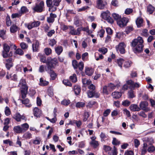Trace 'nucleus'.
<instances>
[{
    "label": "nucleus",
    "mask_w": 155,
    "mask_h": 155,
    "mask_svg": "<svg viewBox=\"0 0 155 155\" xmlns=\"http://www.w3.org/2000/svg\"><path fill=\"white\" fill-rule=\"evenodd\" d=\"M143 40L142 37L139 36L134 39L131 43V46L135 53H140L142 51L143 47Z\"/></svg>",
    "instance_id": "f257e3e1"
},
{
    "label": "nucleus",
    "mask_w": 155,
    "mask_h": 155,
    "mask_svg": "<svg viewBox=\"0 0 155 155\" xmlns=\"http://www.w3.org/2000/svg\"><path fill=\"white\" fill-rule=\"evenodd\" d=\"M58 63V61L56 58H52L50 57L48 58L47 60V65L48 66L46 70L48 72H49V70L54 67Z\"/></svg>",
    "instance_id": "f03ea898"
},
{
    "label": "nucleus",
    "mask_w": 155,
    "mask_h": 155,
    "mask_svg": "<svg viewBox=\"0 0 155 155\" xmlns=\"http://www.w3.org/2000/svg\"><path fill=\"white\" fill-rule=\"evenodd\" d=\"M44 3L43 1H41L38 4L36 3L33 9L35 12H41L44 10Z\"/></svg>",
    "instance_id": "7ed1b4c3"
},
{
    "label": "nucleus",
    "mask_w": 155,
    "mask_h": 155,
    "mask_svg": "<svg viewBox=\"0 0 155 155\" xmlns=\"http://www.w3.org/2000/svg\"><path fill=\"white\" fill-rule=\"evenodd\" d=\"M126 45L124 42H121L116 46V49L117 51H119L121 54H124L125 53V48Z\"/></svg>",
    "instance_id": "20e7f679"
},
{
    "label": "nucleus",
    "mask_w": 155,
    "mask_h": 155,
    "mask_svg": "<svg viewBox=\"0 0 155 155\" xmlns=\"http://www.w3.org/2000/svg\"><path fill=\"white\" fill-rule=\"evenodd\" d=\"M128 21L129 19L127 18H121V19L117 21V23L120 27L122 28L126 26Z\"/></svg>",
    "instance_id": "39448f33"
},
{
    "label": "nucleus",
    "mask_w": 155,
    "mask_h": 155,
    "mask_svg": "<svg viewBox=\"0 0 155 155\" xmlns=\"http://www.w3.org/2000/svg\"><path fill=\"white\" fill-rule=\"evenodd\" d=\"M96 7L100 9H104L106 6L107 2L104 0H97Z\"/></svg>",
    "instance_id": "423d86ee"
},
{
    "label": "nucleus",
    "mask_w": 155,
    "mask_h": 155,
    "mask_svg": "<svg viewBox=\"0 0 155 155\" xmlns=\"http://www.w3.org/2000/svg\"><path fill=\"white\" fill-rule=\"evenodd\" d=\"M13 59L11 58L5 59V64L6 68L8 70H10V68L13 67Z\"/></svg>",
    "instance_id": "0eeeda50"
},
{
    "label": "nucleus",
    "mask_w": 155,
    "mask_h": 155,
    "mask_svg": "<svg viewBox=\"0 0 155 155\" xmlns=\"http://www.w3.org/2000/svg\"><path fill=\"white\" fill-rule=\"evenodd\" d=\"M53 1L52 0H46V3L47 6L49 7H51L49 10L51 11H54L56 10L57 8L56 7H54Z\"/></svg>",
    "instance_id": "6e6552de"
},
{
    "label": "nucleus",
    "mask_w": 155,
    "mask_h": 155,
    "mask_svg": "<svg viewBox=\"0 0 155 155\" xmlns=\"http://www.w3.org/2000/svg\"><path fill=\"white\" fill-rule=\"evenodd\" d=\"M13 118L17 121H20L21 120H25V117L24 115H21L19 113L15 114L13 116Z\"/></svg>",
    "instance_id": "1a4fd4ad"
},
{
    "label": "nucleus",
    "mask_w": 155,
    "mask_h": 155,
    "mask_svg": "<svg viewBox=\"0 0 155 155\" xmlns=\"http://www.w3.org/2000/svg\"><path fill=\"white\" fill-rule=\"evenodd\" d=\"M18 86L21 89H28V87L26 85L25 80L23 79H21L20 80Z\"/></svg>",
    "instance_id": "9d476101"
},
{
    "label": "nucleus",
    "mask_w": 155,
    "mask_h": 155,
    "mask_svg": "<svg viewBox=\"0 0 155 155\" xmlns=\"http://www.w3.org/2000/svg\"><path fill=\"white\" fill-rule=\"evenodd\" d=\"M110 16V13L108 11L106 12H103L101 14L102 18L104 20H106Z\"/></svg>",
    "instance_id": "9b49d317"
},
{
    "label": "nucleus",
    "mask_w": 155,
    "mask_h": 155,
    "mask_svg": "<svg viewBox=\"0 0 155 155\" xmlns=\"http://www.w3.org/2000/svg\"><path fill=\"white\" fill-rule=\"evenodd\" d=\"M33 111L34 115L37 117H39L41 114V110L37 107H35Z\"/></svg>",
    "instance_id": "f8f14e48"
},
{
    "label": "nucleus",
    "mask_w": 155,
    "mask_h": 155,
    "mask_svg": "<svg viewBox=\"0 0 155 155\" xmlns=\"http://www.w3.org/2000/svg\"><path fill=\"white\" fill-rule=\"evenodd\" d=\"M94 72V70L91 68H85V73L88 76H91Z\"/></svg>",
    "instance_id": "ddd939ff"
},
{
    "label": "nucleus",
    "mask_w": 155,
    "mask_h": 155,
    "mask_svg": "<svg viewBox=\"0 0 155 155\" xmlns=\"http://www.w3.org/2000/svg\"><path fill=\"white\" fill-rule=\"evenodd\" d=\"M130 110L133 111H138L140 110V108L138 106L135 104H132L130 107Z\"/></svg>",
    "instance_id": "4468645a"
},
{
    "label": "nucleus",
    "mask_w": 155,
    "mask_h": 155,
    "mask_svg": "<svg viewBox=\"0 0 155 155\" xmlns=\"http://www.w3.org/2000/svg\"><path fill=\"white\" fill-rule=\"evenodd\" d=\"M122 95V93L118 91H114L111 94V96L115 99H118Z\"/></svg>",
    "instance_id": "2eb2a0df"
},
{
    "label": "nucleus",
    "mask_w": 155,
    "mask_h": 155,
    "mask_svg": "<svg viewBox=\"0 0 155 155\" xmlns=\"http://www.w3.org/2000/svg\"><path fill=\"white\" fill-rule=\"evenodd\" d=\"M48 72L50 75L51 79L52 80H54L56 79L57 76V74L53 71L51 69H50L49 70V72Z\"/></svg>",
    "instance_id": "dca6fc26"
},
{
    "label": "nucleus",
    "mask_w": 155,
    "mask_h": 155,
    "mask_svg": "<svg viewBox=\"0 0 155 155\" xmlns=\"http://www.w3.org/2000/svg\"><path fill=\"white\" fill-rule=\"evenodd\" d=\"M154 7L151 5H149L147 6V12L149 14H152L154 11Z\"/></svg>",
    "instance_id": "f3484780"
},
{
    "label": "nucleus",
    "mask_w": 155,
    "mask_h": 155,
    "mask_svg": "<svg viewBox=\"0 0 155 155\" xmlns=\"http://www.w3.org/2000/svg\"><path fill=\"white\" fill-rule=\"evenodd\" d=\"M39 45V42L37 41H36L32 45L33 51L35 52L37 51Z\"/></svg>",
    "instance_id": "a211bd4d"
},
{
    "label": "nucleus",
    "mask_w": 155,
    "mask_h": 155,
    "mask_svg": "<svg viewBox=\"0 0 155 155\" xmlns=\"http://www.w3.org/2000/svg\"><path fill=\"white\" fill-rule=\"evenodd\" d=\"M82 82L84 87H86L88 86L90 84L92 83L90 80H87L86 78H83L82 79Z\"/></svg>",
    "instance_id": "6ab92c4d"
},
{
    "label": "nucleus",
    "mask_w": 155,
    "mask_h": 155,
    "mask_svg": "<svg viewBox=\"0 0 155 155\" xmlns=\"http://www.w3.org/2000/svg\"><path fill=\"white\" fill-rule=\"evenodd\" d=\"M13 130L15 132L19 134L23 132L21 127L19 126H15L14 127Z\"/></svg>",
    "instance_id": "aec40b11"
},
{
    "label": "nucleus",
    "mask_w": 155,
    "mask_h": 155,
    "mask_svg": "<svg viewBox=\"0 0 155 155\" xmlns=\"http://www.w3.org/2000/svg\"><path fill=\"white\" fill-rule=\"evenodd\" d=\"M143 19L140 17L137 18L136 21V23L138 27H140L143 22Z\"/></svg>",
    "instance_id": "412c9836"
},
{
    "label": "nucleus",
    "mask_w": 155,
    "mask_h": 155,
    "mask_svg": "<svg viewBox=\"0 0 155 155\" xmlns=\"http://www.w3.org/2000/svg\"><path fill=\"white\" fill-rule=\"evenodd\" d=\"M18 29V27L16 25L13 24L10 27V32L12 33H14L17 31Z\"/></svg>",
    "instance_id": "4be33fe9"
},
{
    "label": "nucleus",
    "mask_w": 155,
    "mask_h": 155,
    "mask_svg": "<svg viewBox=\"0 0 155 155\" xmlns=\"http://www.w3.org/2000/svg\"><path fill=\"white\" fill-rule=\"evenodd\" d=\"M48 84V82L44 80L43 78H41L40 79V85L42 86L47 85Z\"/></svg>",
    "instance_id": "5701e85b"
},
{
    "label": "nucleus",
    "mask_w": 155,
    "mask_h": 155,
    "mask_svg": "<svg viewBox=\"0 0 155 155\" xmlns=\"http://www.w3.org/2000/svg\"><path fill=\"white\" fill-rule=\"evenodd\" d=\"M74 90L75 94L78 95L81 92V87L79 86L75 85L74 87Z\"/></svg>",
    "instance_id": "b1692460"
},
{
    "label": "nucleus",
    "mask_w": 155,
    "mask_h": 155,
    "mask_svg": "<svg viewBox=\"0 0 155 155\" xmlns=\"http://www.w3.org/2000/svg\"><path fill=\"white\" fill-rule=\"evenodd\" d=\"M56 53L58 54H60L63 51V48L61 46H58L55 48Z\"/></svg>",
    "instance_id": "393cba45"
},
{
    "label": "nucleus",
    "mask_w": 155,
    "mask_h": 155,
    "mask_svg": "<svg viewBox=\"0 0 155 155\" xmlns=\"http://www.w3.org/2000/svg\"><path fill=\"white\" fill-rule=\"evenodd\" d=\"M9 52L6 51H3L2 53V55L3 57L4 58H6L8 57H9L11 56L12 55V52H10L9 54H8Z\"/></svg>",
    "instance_id": "a878e982"
},
{
    "label": "nucleus",
    "mask_w": 155,
    "mask_h": 155,
    "mask_svg": "<svg viewBox=\"0 0 155 155\" xmlns=\"http://www.w3.org/2000/svg\"><path fill=\"white\" fill-rule=\"evenodd\" d=\"M97 104V102L94 101H90L87 103V107L88 108H91Z\"/></svg>",
    "instance_id": "bb28decb"
},
{
    "label": "nucleus",
    "mask_w": 155,
    "mask_h": 155,
    "mask_svg": "<svg viewBox=\"0 0 155 155\" xmlns=\"http://www.w3.org/2000/svg\"><path fill=\"white\" fill-rule=\"evenodd\" d=\"M21 126L23 132L26 131L28 129L29 127V125L26 123L23 124Z\"/></svg>",
    "instance_id": "cd10ccee"
},
{
    "label": "nucleus",
    "mask_w": 155,
    "mask_h": 155,
    "mask_svg": "<svg viewBox=\"0 0 155 155\" xmlns=\"http://www.w3.org/2000/svg\"><path fill=\"white\" fill-rule=\"evenodd\" d=\"M28 89L26 88L21 89V93L23 98H24L26 97L28 92Z\"/></svg>",
    "instance_id": "c85d7f7f"
},
{
    "label": "nucleus",
    "mask_w": 155,
    "mask_h": 155,
    "mask_svg": "<svg viewBox=\"0 0 155 155\" xmlns=\"http://www.w3.org/2000/svg\"><path fill=\"white\" fill-rule=\"evenodd\" d=\"M112 17L117 21L121 19V17L117 14L114 13L112 15Z\"/></svg>",
    "instance_id": "c756f323"
},
{
    "label": "nucleus",
    "mask_w": 155,
    "mask_h": 155,
    "mask_svg": "<svg viewBox=\"0 0 155 155\" xmlns=\"http://www.w3.org/2000/svg\"><path fill=\"white\" fill-rule=\"evenodd\" d=\"M90 144L94 148H97L99 146L98 142L96 140L91 141L90 142Z\"/></svg>",
    "instance_id": "7c9ffc66"
},
{
    "label": "nucleus",
    "mask_w": 155,
    "mask_h": 155,
    "mask_svg": "<svg viewBox=\"0 0 155 155\" xmlns=\"http://www.w3.org/2000/svg\"><path fill=\"white\" fill-rule=\"evenodd\" d=\"M124 62V60L122 58H120L117 59L116 62L118 64V66L121 68H122V64Z\"/></svg>",
    "instance_id": "2f4dec72"
},
{
    "label": "nucleus",
    "mask_w": 155,
    "mask_h": 155,
    "mask_svg": "<svg viewBox=\"0 0 155 155\" xmlns=\"http://www.w3.org/2000/svg\"><path fill=\"white\" fill-rule=\"evenodd\" d=\"M128 94L129 98H132L135 97L134 92L133 90L129 91L128 92Z\"/></svg>",
    "instance_id": "473e14b6"
},
{
    "label": "nucleus",
    "mask_w": 155,
    "mask_h": 155,
    "mask_svg": "<svg viewBox=\"0 0 155 155\" xmlns=\"http://www.w3.org/2000/svg\"><path fill=\"white\" fill-rule=\"evenodd\" d=\"M23 104H25L26 107H30L31 105L30 104H28L29 102V101L28 99H26L25 100H23L22 101Z\"/></svg>",
    "instance_id": "72a5a7b5"
},
{
    "label": "nucleus",
    "mask_w": 155,
    "mask_h": 155,
    "mask_svg": "<svg viewBox=\"0 0 155 155\" xmlns=\"http://www.w3.org/2000/svg\"><path fill=\"white\" fill-rule=\"evenodd\" d=\"M44 51L45 54L47 55L51 54L52 53L51 49L48 48H46L44 49Z\"/></svg>",
    "instance_id": "f704fd0d"
},
{
    "label": "nucleus",
    "mask_w": 155,
    "mask_h": 155,
    "mask_svg": "<svg viewBox=\"0 0 155 155\" xmlns=\"http://www.w3.org/2000/svg\"><path fill=\"white\" fill-rule=\"evenodd\" d=\"M147 105V103L146 102H142L140 104V108L144 110Z\"/></svg>",
    "instance_id": "c9c22d12"
},
{
    "label": "nucleus",
    "mask_w": 155,
    "mask_h": 155,
    "mask_svg": "<svg viewBox=\"0 0 155 155\" xmlns=\"http://www.w3.org/2000/svg\"><path fill=\"white\" fill-rule=\"evenodd\" d=\"M132 62L130 61H124V66L125 68H128L130 67Z\"/></svg>",
    "instance_id": "e433bc0d"
},
{
    "label": "nucleus",
    "mask_w": 155,
    "mask_h": 155,
    "mask_svg": "<svg viewBox=\"0 0 155 155\" xmlns=\"http://www.w3.org/2000/svg\"><path fill=\"white\" fill-rule=\"evenodd\" d=\"M109 88V91H112L116 87V86L114 85L112 83H110L107 86Z\"/></svg>",
    "instance_id": "4c0bfd02"
},
{
    "label": "nucleus",
    "mask_w": 155,
    "mask_h": 155,
    "mask_svg": "<svg viewBox=\"0 0 155 155\" xmlns=\"http://www.w3.org/2000/svg\"><path fill=\"white\" fill-rule=\"evenodd\" d=\"M23 136L26 139H29L31 138L32 135L29 132H27L24 134Z\"/></svg>",
    "instance_id": "58836bf2"
},
{
    "label": "nucleus",
    "mask_w": 155,
    "mask_h": 155,
    "mask_svg": "<svg viewBox=\"0 0 155 155\" xmlns=\"http://www.w3.org/2000/svg\"><path fill=\"white\" fill-rule=\"evenodd\" d=\"M70 78V80L73 82L75 83L77 81L76 75L75 74H74L73 75L71 76Z\"/></svg>",
    "instance_id": "ea45409f"
},
{
    "label": "nucleus",
    "mask_w": 155,
    "mask_h": 155,
    "mask_svg": "<svg viewBox=\"0 0 155 155\" xmlns=\"http://www.w3.org/2000/svg\"><path fill=\"white\" fill-rule=\"evenodd\" d=\"M5 114L6 116H8L11 114V111L10 108L8 107H6L5 110Z\"/></svg>",
    "instance_id": "a19ab883"
},
{
    "label": "nucleus",
    "mask_w": 155,
    "mask_h": 155,
    "mask_svg": "<svg viewBox=\"0 0 155 155\" xmlns=\"http://www.w3.org/2000/svg\"><path fill=\"white\" fill-rule=\"evenodd\" d=\"M98 51L103 54H105L107 51V48L104 47H102V48H100L98 50Z\"/></svg>",
    "instance_id": "79ce46f5"
},
{
    "label": "nucleus",
    "mask_w": 155,
    "mask_h": 155,
    "mask_svg": "<svg viewBox=\"0 0 155 155\" xmlns=\"http://www.w3.org/2000/svg\"><path fill=\"white\" fill-rule=\"evenodd\" d=\"M112 143L114 145H119L120 143V142L116 138H113L112 141Z\"/></svg>",
    "instance_id": "37998d69"
},
{
    "label": "nucleus",
    "mask_w": 155,
    "mask_h": 155,
    "mask_svg": "<svg viewBox=\"0 0 155 155\" xmlns=\"http://www.w3.org/2000/svg\"><path fill=\"white\" fill-rule=\"evenodd\" d=\"M101 141H104L107 138V136L104 133L101 132L100 135Z\"/></svg>",
    "instance_id": "c03bdc74"
},
{
    "label": "nucleus",
    "mask_w": 155,
    "mask_h": 155,
    "mask_svg": "<svg viewBox=\"0 0 155 155\" xmlns=\"http://www.w3.org/2000/svg\"><path fill=\"white\" fill-rule=\"evenodd\" d=\"M107 86L105 85L103 87V93L107 95L109 94V92L107 89Z\"/></svg>",
    "instance_id": "a18cd8bd"
},
{
    "label": "nucleus",
    "mask_w": 155,
    "mask_h": 155,
    "mask_svg": "<svg viewBox=\"0 0 155 155\" xmlns=\"http://www.w3.org/2000/svg\"><path fill=\"white\" fill-rule=\"evenodd\" d=\"M70 103V100L64 99L61 102V104L65 106L68 105Z\"/></svg>",
    "instance_id": "49530a36"
},
{
    "label": "nucleus",
    "mask_w": 155,
    "mask_h": 155,
    "mask_svg": "<svg viewBox=\"0 0 155 155\" xmlns=\"http://www.w3.org/2000/svg\"><path fill=\"white\" fill-rule=\"evenodd\" d=\"M105 33V31L103 29H101L98 32V35H99L100 38H102Z\"/></svg>",
    "instance_id": "de8ad7c7"
},
{
    "label": "nucleus",
    "mask_w": 155,
    "mask_h": 155,
    "mask_svg": "<svg viewBox=\"0 0 155 155\" xmlns=\"http://www.w3.org/2000/svg\"><path fill=\"white\" fill-rule=\"evenodd\" d=\"M70 27L71 29L70 33L72 35H77V33L76 30L74 29L73 27L71 26Z\"/></svg>",
    "instance_id": "09e8293b"
},
{
    "label": "nucleus",
    "mask_w": 155,
    "mask_h": 155,
    "mask_svg": "<svg viewBox=\"0 0 155 155\" xmlns=\"http://www.w3.org/2000/svg\"><path fill=\"white\" fill-rule=\"evenodd\" d=\"M84 106L85 103L82 102H78L76 104V107L78 108L82 107Z\"/></svg>",
    "instance_id": "8fccbe9b"
},
{
    "label": "nucleus",
    "mask_w": 155,
    "mask_h": 155,
    "mask_svg": "<svg viewBox=\"0 0 155 155\" xmlns=\"http://www.w3.org/2000/svg\"><path fill=\"white\" fill-rule=\"evenodd\" d=\"M20 46L21 48L23 50H25L27 49L28 45L24 42H22L20 43Z\"/></svg>",
    "instance_id": "3c124183"
},
{
    "label": "nucleus",
    "mask_w": 155,
    "mask_h": 155,
    "mask_svg": "<svg viewBox=\"0 0 155 155\" xmlns=\"http://www.w3.org/2000/svg\"><path fill=\"white\" fill-rule=\"evenodd\" d=\"M133 30V28L132 26H127L126 29V32L127 34H128Z\"/></svg>",
    "instance_id": "603ef678"
},
{
    "label": "nucleus",
    "mask_w": 155,
    "mask_h": 155,
    "mask_svg": "<svg viewBox=\"0 0 155 155\" xmlns=\"http://www.w3.org/2000/svg\"><path fill=\"white\" fill-rule=\"evenodd\" d=\"M28 11V10L26 7L25 6H22L21 7V14H22L24 13H26Z\"/></svg>",
    "instance_id": "864d4df0"
},
{
    "label": "nucleus",
    "mask_w": 155,
    "mask_h": 155,
    "mask_svg": "<svg viewBox=\"0 0 155 155\" xmlns=\"http://www.w3.org/2000/svg\"><path fill=\"white\" fill-rule=\"evenodd\" d=\"M10 48L9 46L6 44H5L3 46V51L9 52Z\"/></svg>",
    "instance_id": "5fc2aeb1"
},
{
    "label": "nucleus",
    "mask_w": 155,
    "mask_h": 155,
    "mask_svg": "<svg viewBox=\"0 0 155 155\" xmlns=\"http://www.w3.org/2000/svg\"><path fill=\"white\" fill-rule=\"evenodd\" d=\"M6 23L7 25L8 26H10L11 25L12 22L10 19V18L9 16H7Z\"/></svg>",
    "instance_id": "6e6d98bb"
},
{
    "label": "nucleus",
    "mask_w": 155,
    "mask_h": 155,
    "mask_svg": "<svg viewBox=\"0 0 155 155\" xmlns=\"http://www.w3.org/2000/svg\"><path fill=\"white\" fill-rule=\"evenodd\" d=\"M15 53L16 54L20 55H22L24 54L23 51L20 48L17 49L15 51Z\"/></svg>",
    "instance_id": "4d7b16f0"
},
{
    "label": "nucleus",
    "mask_w": 155,
    "mask_h": 155,
    "mask_svg": "<svg viewBox=\"0 0 155 155\" xmlns=\"http://www.w3.org/2000/svg\"><path fill=\"white\" fill-rule=\"evenodd\" d=\"M133 10L132 8H127L125 11L124 13L126 15H129L132 12Z\"/></svg>",
    "instance_id": "13d9d810"
},
{
    "label": "nucleus",
    "mask_w": 155,
    "mask_h": 155,
    "mask_svg": "<svg viewBox=\"0 0 155 155\" xmlns=\"http://www.w3.org/2000/svg\"><path fill=\"white\" fill-rule=\"evenodd\" d=\"M63 82V84L65 85L69 86H71L72 85L71 83L68 80H64Z\"/></svg>",
    "instance_id": "bf43d9fd"
},
{
    "label": "nucleus",
    "mask_w": 155,
    "mask_h": 155,
    "mask_svg": "<svg viewBox=\"0 0 155 155\" xmlns=\"http://www.w3.org/2000/svg\"><path fill=\"white\" fill-rule=\"evenodd\" d=\"M155 150V148L154 146L151 145L148 148L147 150L150 152H152L154 151Z\"/></svg>",
    "instance_id": "052dcab7"
},
{
    "label": "nucleus",
    "mask_w": 155,
    "mask_h": 155,
    "mask_svg": "<svg viewBox=\"0 0 155 155\" xmlns=\"http://www.w3.org/2000/svg\"><path fill=\"white\" fill-rule=\"evenodd\" d=\"M21 14L20 13H16L13 14L12 15V17L14 18H18L21 16Z\"/></svg>",
    "instance_id": "680f3d73"
},
{
    "label": "nucleus",
    "mask_w": 155,
    "mask_h": 155,
    "mask_svg": "<svg viewBox=\"0 0 155 155\" xmlns=\"http://www.w3.org/2000/svg\"><path fill=\"white\" fill-rule=\"evenodd\" d=\"M61 1V0H53V5H54V6H55V7L58 6Z\"/></svg>",
    "instance_id": "e2e57ef3"
},
{
    "label": "nucleus",
    "mask_w": 155,
    "mask_h": 155,
    "mask_svg": "<svg viewBox=\"0 0 155 155\" xmlns=\"http://www.w3.org/2000/svg\"><path fill=\"white\" fill-rule=\"evenodd\" d=\"M3 143L5 144H8L10 146H12L13 142L9 140H3Z\"/></svg>",
    "instance_id": "0e129e2a"
},
{
    "label": "nucleus",
    "mask_w": 155,
    "mask_h": 155,
    "mask_svg": "<svg viewBox=\"0 0 155 155\" xmlns=\"http://www.w3.org/2000/svg\"><path fill=\"white\" fill-rule=\"evenodd\" d=\"M56 43V41L54 39H51L49 42V44L50 45L53 46Z\"/></svg>",
    "instance_id": "69168bd1"
},
{
    "label": "nucleus",
    "mask_w": 155,
    "mask_h": 155,
    "mask_svg": "<svg viewBox=\"0 0 155 155\" xmlns=\"http://www.w3.org/2000/svg\"><path fill=\"white\" fill-rule=\"evenodd\" d=\"M123 32H117L115 35V37L118 38H120L123 35Z\"/></svg>",
    "instance_id": "338daca9"
},
{
    "label": "nucleus",
    "mask_w": 155,
    "mask_h": 155,
    "mask_svg": "<svg viewBox=\"0 0 155 155\" xmlns=\"http://www.w3.org/2000/svg\"><path fill=\"white\" fill-rule=\"evenodd\" d=\"M119 112L117 110H114L111 112V116L112 117H114L117 116Z\"/></svg>",
    "instance_id": "774afa93"
}]
</instances>
